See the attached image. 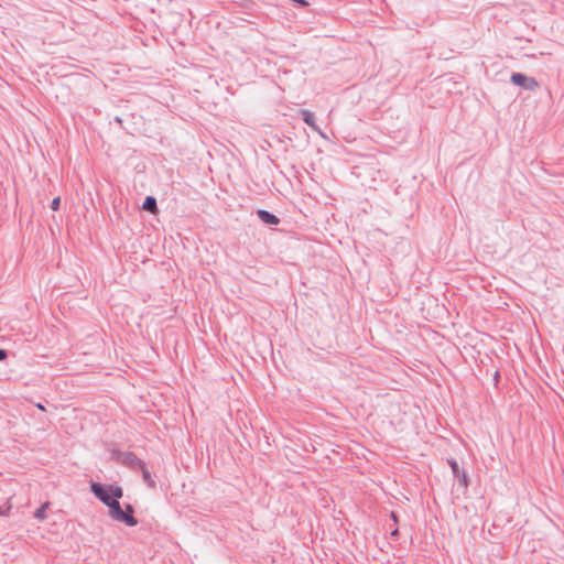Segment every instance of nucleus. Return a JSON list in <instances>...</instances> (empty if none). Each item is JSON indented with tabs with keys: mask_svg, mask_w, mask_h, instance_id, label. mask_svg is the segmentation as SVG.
Here are the masks:
<instances>
[{
	"mask_svg": "<svg viewBox=\"0 0 564 564\" xmlns=\"http://www.w3.org/2000/svg\"><path fill=\"white\" fill-rule=\"evenodd\" d=\"M448 465L452 468L454 477L458 479L459 485L466 488L468 486V477L466 471L460 468L458 463L453 458L448 459Z\"/></svg>",
	"mask_w": 564,
	"mask_h": 564,
	"instance_id": "nucleus-5",
	"label": "nucleus"
},
{
	"mask_svg": "<svg viewBox=\"0 0 564 564\" xmlns=\"http://www.w3.org/2000/svg\"><path fill=\"white\" fill-rule=\"evenodd\" d=\"M7 357H8L7 350L0 348V361L4 360Z\"/></svg>",
	"mask_w": 564,
	"mask_h": 564,
	"instance_id": "nucleus-13",
	"label": "nucleus"
},
{
	"mask_svg": "<svg viewBox=\"0 0 564 564\" xmlns=\"http://www.w3.org/2000/svg\"><path fill=\"white\" fill-rule=\"evenodd\" d=\"M36 408H37V409H40V410H42V411H44V410H45V409H44V406H43L41 403H36Z\"/></svg>",
	"mask_w": 564,
	"mask_h": 564,
	"instance_id": "nucleus-16",
	"label": "nucleus"
},
{
	"mask_svg": "<svg viewBox=\"0 0 564 564\" xmlns=\"http://www.w3.org/2000/svg\"><path fill=\"white\" fill-rule=\"evenodd\" d=\"M297 7L304 8L308 6V2L306 0H292Z\"/></svg>",
	"mask_w": 564,
	"mask_h": 564,
	"instance_id": "nucleus-12",
	"label": "nucleus"
},
{
	"mask_svg": "<svg viewBox=\"0 0 564 564\" xmlns=\"http://www.w3.org/2000/svg\"><path fill=\"white\" fill-rule=\"evenodd\" d=\"M300 115H301L303 121L308 127H311L313 130L319 132V128H318V126L316 124V121H315V116H314V113L312 111L306 110V109H301L300 110Z\"/></svg>",
	"mask_w": 564,
	"mask_h": 564,
	"instance_id": "nucleus-7",
	"label": "nucleus"
},
{
	"mask_svg": "<svg viewBox=\"0 0 564 564\" xmlns=\"http://www.w3.org/2000/svg\"><path fill=\"white\" fill-rule=\"evenodd\" d=\"M138 470H140L142 473V479L143 481L150 487V488H155L156 487V482L155 480L153 479L150 470L148 469L145 463H143V468H139Z\"/></svg>",
	"mask_w": 564,
	"mask_h": 564,
	"instance_id": "nucleus-8",
	"label": "nucleus"
},
{
	"mask_svg": "<svg viewBox=\"0 0 564 564\" xmlns=\"http://www.w3.org/2000/svg\"><path fill=\"white\" fill-rule=\"evenodd\" d=\"M257 215L260 218V220L263 221L264 224H268V225H279L280 224V219L274 214H272L268 210L259 209L257 212Z\"/></svg>",
	"mask_w": 564,
	"mask_h": 564,
	"instance_id": "nucleus-6",
	"label": "nucleus"
},
{
	"mask_svg": "<svg viewBox=\"0 0 564 564\" xmlns=\"http://www.w3.org/2000/svg\"><path fill=\"white\" fill-rule=\"evenodd\" d=\"M391 518L395 523L398 522V517L394 512H391Z\"/></svg>",
	"mask_w": 564,
	"mask_h": 564,
	"instance_id": "nucleus-15",
	"label": "nucleus"
},
{
	"mask_svg": "<svg viewBox=\"0 0 564 564\" xmlns=\"http://www.w3.org/2000/svg\"><path fill=\"white\" fill-rule=\"evenodd\" d=\"M391 536L393 538H398L399 536V530L398 529H394L392 532H391Z\"/></svg>",
	"mask_w": 564,
	"mask_h": 564,
	"instance_id": "nucleus-14",
	"label": "nucleus"
},
{
	"mask_svg": "<svg viewBox=\"0 0 564 564\" xmlns=\"http://www.w3.org/2000/svg\"><path fill=\"white\" fill-rule=\"evenodd\" d=\"M59 205H61V198H59V197H55V198H53V200L51 202V208H52L53 210H58Z\"/></svg>",
	"mask_w": 564,
	"mask_h": 564,
	"instance_id": "nucleus-11",
	"label": "nucleus"
},
{
	"mask_svg": "<svg viewBox=\"0 0 564 564\" xmlns=\"http://www.w3.org/2000/svg\"><path fill=\"white\" fill-rule=\"evenodd\" d=\"M112 458L134 471L139 468H143L144 462L141 460L133 452L113 451Z\"/></svg>",
	"mask_w": 564,
	"mask_h": 564,
	"instance_id": "nucleus-2",
	"label": "nucleus"
},
{
	"mask_svg": "<svg viewBox=\"0 0 564 564\" xmlns=\"http://www.w3.org/2000/svg\"><path fill=\"white\" fill-rule=\"evenodd\" d=\"M142 208L144 210L155 213L158 210L156 199L153 196H147L143 202Z\"/></svg>",
	"mask_w": 564,
	"mask_h": 564,
	"instance_id": "nucleus-9",
	"label": "nucleus"
},
{
	"mask_svg": "<svg viewBox=\"0 0 564 564\" xmlns=\"http://www.w3.org/2000/svg\"><path fill=\"white\" fill-rule=\"evenodd\" d=\"M90 491L97 499H99L109 508V516L112 512H118L119 499L123 496V490L121 487L115 485H104L100 482H91Z\"/></svg>",
	"mask_w": 564,
	"mask_h": 564,
	"instance_id": "nucleus-1",
	"label": "nucleus"
},
{
	"mask_svg": "<svg viewBox=\"0 0 564 564\" xmlns=\"http://www.w3.org/2000/svg\"><path fill=\"white\" fill-rule=\"evenodd\" d=\"M134 509L131 505H126L124 509L121 508L119 503L118 512H112L109 517L117 521L124 523L128 527H135L138 524V519L133 517Z\"/></svg>",
	"mask_w": 564,
	"mask_h": 564,
	"instance_id": "nucleus-3",
	"label": "nucleus"
},
{
	"mask_svg": "<svg viewBox=\"0 0 564 564\" xmlns=\"http://www.w3.org/2000/svg\"><path fill=\"white\" fill-rule=\"evenodd\" d=\"M510 80L512 84L530 91H534L539 87V83L535 78L529 77L522 73H513Z\"/></svg>",
	"mask_w": 564,
	"mask_h": 564,
	"instance_id": "nucleus-4",
	"label": "nucleus"
},
{
	"mask_svg": "<svg viewBox=\"0 0 564 564\" xmlns=\"http://www.w3.org/2000/svg\"><path fill=\"white\" fill-rule=\"evenodd\" d=\"M50 506V502H44L40 508H37L34 513H33V517L39 520V521H43L46 519V509L48 508Z\"/></svg>",
	"mask_w": 564,
	"mask_h": 564,
	"instance_id": "nucleus-10",
	"label": "nucleus"
}]
</instances>
